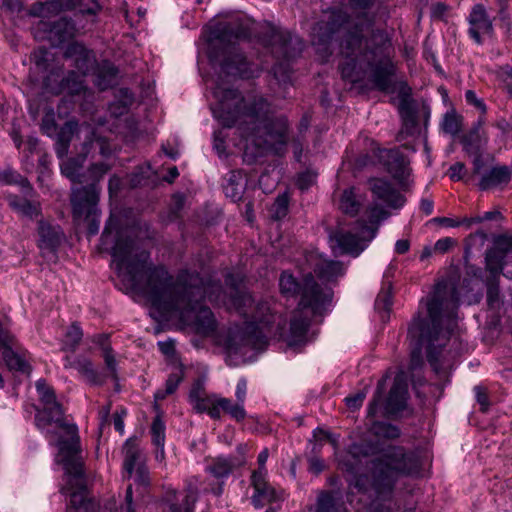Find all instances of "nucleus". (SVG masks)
<instances>
[{
  "label": "nucleus",
  "instance_id": "nucleus-62",
  "mask_svg": "<svg viewBox=\"0 0 512 512\" xmlns=\"http://www.w3.org/2000/svg\"><path fill=\"white\" fill-rule=\"evenodd\" d=\"M497 19L500 21L501 27L507 31L511 29V18L508 7H498Z\"/></svg>",
  "mask_w": 512,
  "mask_h": 512
},
{
  "label": "nucleus",
  "instance_id": "nucleus-17",
  "mask_svg": "<svg viewBox=\"0 0 512 512\" xmlns=\"http://www.w3.org/2000/svg\"><path fill=\"white\" fill-rule=\"evenodd\" d=\"M267 475L268 474L263 473H252L250 477L251 486L254 489L251 502L257 509L279 498L276 490L267 481Z\"/></svg>",
  "mask_w": 512,
  "mask_h": 512
},
{
  "label": "nucleus",
  "instance_id": "nucleus-49",
  "mask_svg": "<svg viewBox=\"0 0 512 512\" xmlns=\"http://www.w3.org/2000/svg\"><path fill=\"white\" fill-rule=\"evenodd\" d=\"M385 382V378H382L378 382L377 389L375 391L373 399L371 400L368 406V416L370 417H374L377 414L378 408L382 402V397L385 391Z\"/></svg>",
  "mask_w": 512,
  "mask_h": 512
},
{
  "label": "nucleus",
  "instance_id": "nucleus-3",
  "mask_svg": "<svg viewBox=\"0 0 512 512\" xmlns=\"http://www.w3.org/2000/svg\"><path fill=\"white\" fill-rule=\"evenodd\" d=\"M216 102L211 106L214 117L224 127H238L241 135L262 150L280 154L288 142V122L284 116L272 117L270 105L261 96H242L226 85L219 76L213 90Z\"/></svg>",
  "mask_w": 512,
  "mask_h": 512
},
{
  "label": "nucleus",
  "instance_id": "nucleus-32",
  "mask_svg": "<svg viewBox=\"0 0 512 512\" xmlns=\"http://www.w3.org/2000/svg\"><path fill=\"white\" fill-rule=\"evenodd\" d=\"M308 276H312L314 278L311 273H308L303 277L302 283L300 284L291 273L287 271L282 272L279 278V288L281 294L285 297H294L297 294L302 296V288ZM301 298L302 297H300V299Z\"/></svg>",
  "mask_w": 512,
  "mask_h": 512
},
{
  "label": "nucleus",
  "instance_id": "nucleus-27",
  "mask_svg": "<svg viewBox=\"0 0 512 512\" xmlns=\"http://www.w3.org/2000/svg\"><path fill=\"white\" fill-rule=\"evenodd\" d=\"M484 117H480L474 127L463 137L462 143L468 153H479L487 144L488 136L483 130Z\"/></svg>",
  "mask_w": 512,
  "mask_h": 512
},
{
  "label": "nucleus",
  "instance_id": "nucleus-63",
  "mask_svg": "<svg viewBox=\"0 0 512 512\" xmlns=\"http://www.w3.org/2000/svg\"><path fill=\"white\" fill-rule=\"evenodd\" d=\"M109 169L110 167L107 164L99 163L93 165L90 168L89 173L93 181H99L109 171Z\"/></svg>",
  "mask_w": 512,
  "mask_h": 512
},
{
  "label": "nucleus",
  "instance_id": "nucleus-42",
  "mask_svg": "<svg viewBox=\"0 0 512 512\" xmlns=\"http://www.w3.org/2000/svg\"><path fill=\"white\" fill-rule=\"evenodd\" d=\"M75 127L76 124L68 122L59 132L56 143V152L59 157H63L64 155H66L68 145L71 140V135L73 134Z\"/></svg>",
  "mask_w": 512,
  "mask_h": 512
},
{
  "label": "nucleus",
  "instance_id": "nucleus-37",
  "mask_svg": "<svg viewBox=\"0 0 512 512\" xmlns=\"http://www.w3.org/2000/svg\"><path fill=\"white\" fill-rule=\"evenodd\" d=\"M237 465L239 464L231 458L218 457L207 467V471L216 478H224L229 476Z\"/></svg>",
  "mask_w": 512,
  "mask_h": 512
},
{
  "label": "nucleus",
  "instance_id": "nucleus-5",
  "mask_svg": "<svg viewBox=\"0 0 512 512\" xmlns=\"http://www.w3.org/2000/svg\"><path fill=\"white\" fill-rule=\"evenodd\" d=\"M372 482L369 496L372 501L366 512H390L395 483L400 477L419 473V461L414 453L390 446L372 462Z\"/></svg>",
  "mask_w": 512,
  "mask_h": 512
},
{
  "label": "nucleus",
  "instance_id": "nucleus-12",
  "mask_svg": "<svg viewBox=\"0 0 512 512\" xmlns=\"http://www.w3.org/2000/svg\"><path fill=\"white\" fill-rule=\"evenodd\" d=\"M98 201V190L95 183H91L86 187L76 188L72 190L71 204L73 216L76 219L90 216Z\"/></svg>",
  "mask_w": 512,
  "mask_h": 512
},
{
  "label": "nucleus",
  "instance_id": "nucleus-23",
  "mask_svg": "<svg viewBox=\"0 0 512 512\" xmlns=\"http://www.w3.org/2000/svg\"><path fill=\"white\" fill-rule=\"evenodd\" d=\"M308 512H347L342 498L335 491H320L315 507H310Z\"/></svg>",
  "mask_w": 512,
  "mask_h": 512
},
{
  "label": "nucleus",
  "instance_id": "nucleus-52",
  "mask_svg": "<svg viewBox=\"0 0 512 512\" xmlns=\"http://www.w3.org/2000/svg\"><path fill=\"white\" fill-rule=\"evenodd\" d=\"M182 501L184 504L183 510L173 505L171 506V512H193L194 504L197 501V491L195 489H189Z\"/></svg>",
  "mask_w": 512,
  "mask_h": 512
},
{
  "label": "nucleus",
  "instance_id": "nucleus-6",
  "mask_svg": "<svg viewBox=\"0 0 512 512\" xmlns=\"http://www.w3.org/2000/svg\"><path fill=\"white\" fill-rule=\"evenodd\" d=\"M74 9H78L81 14L96 15L101 10V6L96 0H60L33 4L29 14L43 18L35 27V36L48 40L53 46L73 39L78 29L66 17L51 23L44 19L58 15L62 11Z\"/></svg>",
  "mask_w": 512,
  "mask_h": 512
},
{
  "label": "nucleus",
  "instance_id": "nucleus-11",
  "mask_svg": "<svg viewBox=\"0 0 512 512\" xmlns=\"http://www.w3.org/2000/svg\"><path fill=\"white\" fill-rule=\"evenodd\" d=\"M353 231H338L332 239L335 241L342 254H350L353 257L358 256L376 236L375 228L355 226Z\"/></svg>",
  "mask_w": 512,
  "mask_h": 512
},
{
  "label": "nucleus",
  "instance_id": "nucleus-39",
  "mask_svg": "<svg viewBox=\"0 0 512 512\" xmlns=\"http://www.w3.org/2000/svg\"><path fill=\"white\" fill-rule=\"evenodd\" d=\"M183 379V370L182 368H178L176 372L171 373L166 381L165 389H159L155 392L154 398L155 401H160L165 399L168 395L173 394L180 382Z\"/></svg>",
  "mask_w": 512,
  "mask_h": 512
},
{
  "label": "nucleus",
  "instance_id": "nucleus-34",
  "mask_svg": "<svg viewBox=\"0 0 512 512\" xmlns=\"http://www.w3.org/2000/svg\"><path fill=\"white\" fill-rule=\"evenodd\" d=\"M244 186L245 183L242 173L240 171H231L224 185V191L227 197H230L233 201H237L241 199Z\"/></svg>",
  "mask_w": 512,
  "mask_h": 512
},
{
  "label": "nucleus",
  "instance_id": "nucleus-24",
  "mask_svg": "<svg viewBox=\"0 0 512 512\" xmlns=\"http://www.w3.org/2000/svg\"><path fill=\"white\" fill-rule=\"evenodd\" d=\"M83 76L74 71L70 72L62 81L55 87L50 84V77H47L44 81L46 89L54 94L67 92L71 95L80 94L84 91L85 86L83 83Z\"/></svg>",
  "mask_w": 512,
  "mask_h": 512
},
{
  "label": "nucleus",
  "instance_id": "nucleus-13",
  "mask_svg": "<svg viewBox=\"0 0 512 512\" xmlns=\"http://www.w3.org/2000/svg\"><path fill=\"white\" fill-rule=\"evenodd\" d=\"M270 44L272 52L286 60H290L299 54L303 46L297 36L292 35L289 31L276 28L271 29Z\"/></svg>",
  "mask_w": 512,
  "mask_h": 512
},
{
  "label": "nucleus",
  "instance_id": "nucleus-22",
  "mask_svg": "<svg viewBox=\"0 0 512 512\" xmlns=\"http://www.w3.org/2000/svg\"><path fill=\"white\" fill-rule=\"evenodd\" d=\"M38 246L41 250L53 252L60 245L63 233L59 226L40 220L38 222Z\"/></svg>",
  "mask_w": 512,
  "mask_h": 512
},
{
  "label": "nucleus",
  "instance_id": "nucleus-47",
  "mask_svg": "<svg viewBox=\"0 0 512 512\" xmlns=\"http://www.w3.org/2000/svg\"><path fill=\"white\" fill-rule=\"evenodd\" d=\"M505 256L493 250L492 248L486 253V268L493 275H497L502 271Z\"/></svg>",
  "mask_w": 512,
  "mask_h": 512
},
{
  "label": "nucleus",
  "instance_id": "nucleus-64",
  "mask_svg": "<svg viewBox=\"0 0 512 512\" xmlns=\"http://www.w3.org/2000/svg\"><path fill=\"white\" fill-rule=\"evenodd\" d=\"M135 473V482L147 486L149 484L150 478H149V472L146 467V465L139 466L137 469L134 470Z\"/></svg>",
  "mask_w": 512,
  "mask_h": 512
},
{
  "label": "nucleus",
  "instance_id": "nucleus-35",
  "mask_svg": "<svg viewBox=\"0 0 512 512\" xmlns=\"http://www.w3.org/2000/svg\"><path fill=\"white\" fill-rule=\"evenodd\" d=\"M152 442L157 448L156 459H164L165 425L160 416H156L151 425Z\"/></svg>",
  "mask_w": 512,
  "mask_h": 512
},
{
  "label": "nucleus",
  "instance_id": "nucleus-53",
  "mask_svg": "<svg viewBox=\"0 0 512 512\" xmlns=\"http://www.w3.org/2000/svg\"><path fill=\"white\" fill-rule=\"evenodd\" d=\"M493 250L506 255V253L512 251V236L499 235L494 239Z\"/></svg>",
  "mask_w": 512,
  "mask_h": 512
},
{
  "label": "nucleus",
  "instance_id": "nucleus-8",
  "mask_svg": "<svg viewBox=\"0 0 512 512\" xmlns=\"http://www.w3.org/2000/svg\"><path fill=\"white\" fill-rule=\"evenodd\" d=\"M332 300L330 289L322 288L312 276H308L302 288V298L298 310L290 322L286 341L289 346H297L306 341L310 316H322Z\"/></svg>",
  "mask_w": 512,
  "mask_h": 512
},
{
  "label": "nucleus",
  "instance_id": "nucleus-1",
  "mask_svg": "<svg viewBox=\"0 0 512 512\" xmlns=\"http://www.w3.org/2000/svg\"><path fill=\"white\" fill-rule=\"evenodd\" d=\"M101 242L106 248L113 244V262L126 288L142 292L162 317L177 318L197 334L208 336L216 330V320L212 311L202 304L205 298L223 303L241 315L245 319L244 326L231 333L227 344L229 354L245 355L246 347L262 350L269 337L284 335L286 318L280 305L273 299L255 303L252 296L242 290L239 276L227 275L225 282L231 295L226 299L219 283H204L198 273L182 270L174 278L163 266H147L148 252L133 240L119 234L115 241L112 221L106 225Z\"/></svg>",
  "mask_w": 512,
  "mask_h": 512
},
{
  "label": "nucleus",
  "instance_id": "nucleus-51",
  "mask_svg": "<svg viewBox=\"0 0 512 512\" xmlns=\"http://www.w3.org/2000/svg\"><path fill=\"white\" fill-rule=\"evenodd\" d=\"M442 127L445 133L456 135L460 131V118L454 113H447L444 117Z\"/></svg>",
  "mask_w": 512,
  "mask_h": 512
},
{
  "label": "nucleus",
  "instance_id": "nucleus-46",
  "mask_svg": "<svg viewBox=\"0 0 512 512\" xmlns=\"http://www.w3.org/2000/svg\"><path fill=\"white\" fill-rule=\"evenodd\" d=\"M371 431L375 436L381 438L395 439L400 436V431L396 426L385 422H374Z\"/></svg>",
  "mask_w": 512,
  "mask_h": 512
},
{
  "label": "nucleus",
  "instance_id": "nucleus-18",
  "mask_svg": "<svg viewBox=\"0 0 512 512\" xmlns=\"http://www.w3.org/2000/svg\"><path fill=\"white\" fill-rule=\"evenodd\" d=\"M408 395V384L404 372H399L394 378L393 386L386 401V412L393 414L404 409Z\"/></svg>",
  "mask_w": 512,
  "mask_h": 512
},
{
  "label": "nucleus",
  "instance_id": "nucleus-50",
  "mask_svg": "<svg viewBox=\"0 0 512 512\" xmlns=\"http://www.w3.org/2000/svg\"><path fill=\"white\" fill-rule=\"evenodd\" d=\"M31 59L37 68L41 70H48L49 63L53 59V55L47 49L39 48L33 52Z\"/></svg>",
  "mask_w": 512,
  "mask_h": 512
},
{
  "label": "nucleus",
  "instance_id": "nucleus-44",
  "mask_svg": "<svg viewBox=\"0 0 512 512\" xmlns=\"http://www.w3.org/2000/svg\"><path fill=\"white\" fill-rule=\"evenodd\" d=\"M83 333L79 326L76 324L71 325L63 339L62 350L63 351H75L82 339Z\"/></svg>",
  "mask_w": 512,
  "mask_h": 512
},
{
  "label": "nucleus",
  "instance_id": "nucleus-21",
  "mask_svg": "<svg viewBox=\"0 0 512 512\" xmlns=\"http://www.w3.org/2000/svg\"><path fill=\"white\" fill-rule=\"evenodd\" d=\"M64 56L73 59L75 67L82 75H86L94 67L95 57L80 43H72L68 45Z\"/></svg>",
  "mask_w": 512,
  "mask_h": 512
},
{
  "label": "nucleus",
  "instance_id": "nucleus-38",
  "mask_svg": "<svg viewBox=\"0 0 512 512\" xmlns=\"http://www.w3.org/2000/svg\"><path fill=\"white\" fill-rule=\"evenodd\" d=\"M116 69L113 65L109 63H104L101 67L97 69V72L95 74V85L100 90H106L109 88L116 77Z\"/></svg>",
  "mask_w": 512,
  "mask_h": 512
},
{
  "label": "nucleus",
  "instance_id": "nucleus-2",
  "mask_svg": "<svg viewBox=\"0 0 512 512\" xmlns=\"http://www.w3.org/2000/svg\"><path fill=\"white\" fill-rule=\"evenodd\" d=\"M375 0H350L351 15L341 9L331 10L324 20L313 28L312 44L323 57L332 54L330 48L337 33L353 19L354 25L345 31L340 41V64L342 78L356 83L366 69H370V81L379 91H388L392 86L391 76L396 73L392 61L393 47L388 34L380 29L373 30L369 38L363 32L375 21L371 12Z\"/></svg>",
  "mask_w": 512,
  "mask_h": 512
},
{
  "label": "nucleus",
  "instance_id": "nucleus-55",
  "mask_svg": "<svg viewBox=\"0 0 512 512\" xmlns=\"http://www.w3.org/2000/svg\"><path fill=\"white\" fill-rule=\"evenodd\" d=\"M497 77L512 96V67L509 65L500 67L497 71Z\"/></svg>",
  "mask_w": 512,
  "mask_h": 512
},
{
  "label": "nucleus",
  "instance_id": "nucleus-48",
  "mask_svg": "<svg viewBox=\"0 0 512 512\" xmlns=\"http://www.w3.org/2000/svg\"><path fill=\"white\" fill-rule=\"evenodd\" d=\"M289 205V197L287 194H281L277 196L273 206H272V216L273 218L280 220L287 215Z\"/></svg>",
  "mask_w": 512,
  "mask_h": 512
},
{
  "label": "nucleus",
  "instance_id": "nucleus-59",
  "mask_svg": "<svg viewBox=\"0 0 512 512\" xmlns=\"http://www.w3.org/2000/svg\"><path fill=\"white\" fill-rule=\"evenodd\" d=\"M247 396V380L245 378L239 379L236 385L235 397L237 403L244 406Z\"/></svg>",
  "mask_w": 512,
  "mask_h": 512
},
{
  "label": "nucleus",
  "instance_id": "nucleus-16",
  "mask_svg": "<svg viewBox=\"0 0 512 512\" xmlns=\"http://www.w3.org/2000/svg\"><path fill=\"white\" fill-rule=\"evenodd\" d=\"M394 75L395 73L390 78H392ZM391 81L392 86L387 92H394L396 89L398 90V108L403 120V125L407 130L414 128L416 126V111L410 97L411 89L406 82L400 81L397 83L394 82L393 79H391Z\"/></svg>",
  "mask_w": 512,
  "mask_h": 512
},
{
  "label": "nucleus",
  "instance_id": "nucleus-10",
  "mask_svg": "<svg viewBox=\"0 0 512 512\" xmlns=\"http://www.w3.org/2000/svg\"><path fill=\"white\" fill-rule=\"evenodd\" d=\"M56 461L61 463L65 470L66 484L62 487L61 491L70 495V507L75 510L83 508L87 511L92 506V503L86 500V481L80 443L72 445L61 444Z\"/></svg>",
  "mask_w": 512,
  "mask_h": 512
},
{
  "label": "nucleus",
  "instance_id": "nucleus-36",
  "mask_svg": "<svg viewBox=\"0 0 512 512\" xmlns=\"http://www.w3.org/2000/svg\"><path fill=\"white\" fill-rule=\"evenodd\" d=\"M85 161V156H78L76 158L66 159L61 163V172L67 178H69L73 182L83 183L82 175L80 174V170Z\"/></svg>",
  "mask_w": 512,
  "mask_h": 512
},
{
  "label": "nucleus",
  "instance_id": "nucleus-43",
  "mask_svg": "<svg viewBox=\"0 0 512 512\" xmlns=\"http://www.w3.org/2000/svg\"><path fill=\"white\" fill-rule=\"evenodd\" d=\"M3 359L10 370L26 372L29 369L27 362L10 347L4 349Z\"/></svg>",
  "mask_w": 512,
  "mask_h": 512
},
{
  "label": "nucleus",
  "instance_id": "nucleus-15",
  "mask_svg": "<svg viewBox=\"0 0 512 512\" xmlns=\"http://www.w3.org/2000/svg\"><path fill=\"white\" fill-rule=\"evenodd\" d=\"M378 159L387 172L401 185H404V181L409 174L404 155L398 149H382L379 151Z\"/></svg>",
  "mask_w": 512,
  "mask_h": 512
},
{
  "label": "nucleus",
  "instance_id": "nucleus-54",
  "mask_svg": "<svg viewBox=\"0 0 512 512\" xmlns=\"http://www.w3.org/2000/svg\"><path fill=\"white\" fill-rule=\"evenodd\" d=\"M374 451L375 447L365 442L354 443L349 448V454L353 458H358L360 456H368L370 454H373Z\"/></svg>",
  "mask_w": 512,
  "mask_h": 512
},
{
  "label": "nucleus",
  "instance_id": "nucleus-30",
  "mask_svg": "<svg viewBox=\"0 0 512 512\" xmlns=\"http://www.w3.org/2000/svg\"><path fill=\"white\" fill-rule=\"evenodd\" d=\"M511 171L506 166H499L492 168L489 172L485 173L479 182L481 190H487L492 187L505 184L510 180Z\"/></svg>",
  "mask_w": 512,
  "mask_h": 512
},
{
  "label": "nucleus",
  "instance_id": "nucleus-29",
  "mask_svg": "<svg viewBox=\"0 0 512 512\" xmlns=\"http://www.w3.org/2000/svg\"><path fill=\"white\" fill-rule=\"evenodd\" d=\"M364 200V196L361 193H358L355 188L351 187L343 191L340 198L339 208L343 213L353 217L360 211Z\"/></svg>",
  "mask_w": 512,
  "mask_h": 512
},
{
  "label": "nucleus",
  "instance_id": "nucleus-7",
  "mask_svg": "<svg viewBox=\"0 0 512 512\" xmlns=\"http://www.w3.org/2000/svg\"><path fill=\"white\" fill-rule=\"evenodd\" d=\"M36 389L42 405V408L37 409L35 416L37 427L53 439L58 436L56 443L58 449L61 444L80 443L77 426L66 422L54 390L43 379L36 382Z\"/></svg>",
  "mask_w": 512,
  "mask_h": 512
},
{
  "label": "nucleus",
  "instance_id": "nucleus-56",
  "mask_svg": "<svg viewBox=\"0 0 512 512\" xmlns=\"http://www.w3.org/2000/svg\"><path fill=\"white\" fill-rule=\"evenodd\" d=\"M392 305V297L389 290L381 291L376 298L375 307L384 311H388Z\"/></svg>",
  "mask_w": 512,
  "mask_h": 512
},
{
  "label": "nucleus",
  "instance_id": "nucleus-60",
  "mask_svg": "<svg viewBox=\"0 0 512 512\" xmlns=\"http://www.w3.org/2000/svg\"><path fill=\"white\" fill-rule=\"evenodd\" d=\"M466 174L465 165L462 162H456L449 168V176L453 181H460Z\"/></svg>",
  "mask_w": 512,
  "mask_h": 512
},
{
  "label": "nucleus",
  "instance_id": "nucleus-45",
  "mask_svg": "<svg viewBox=\"0 0 512 512\" xmlns=\"http://www.w3.org/2000/svg\"><path fill=\"white\" fill-rule=\"evenodd\" d=\"M106 336L100 335L97 337V343L102 346L103 350V358L106 365V368L110 371L111 375L116 378L117 376V362L115 356L113 354L112 348L109 344L105 343Z\"/></svg>",
  "mask_w": 512,
  "mask_h": 512
},
{
  "label": "nucleus",
  "instance_id": "nucleus-20",
  "mask_svg": "<svg viewBox=\"0 0 512 512\" xmlns=\"http://www.w3.org/2000/svg\"><path fill=\"white\" fill-rule=\"evenodd\" d=\"M64 368L75 369L87 382L91 384H101L102 378L94 368L92 361L85 356L72 357L66 355L64 358Z\"/></svg>",
  "mask_w": 512,
  "mask_h": 512
},
{
  "label": "nucleus",
  "instance_id": "nucleus-41",
  "mask_svg": "<svg viewBox=\"0 0 512 512\" xmlns=\"http://www.w3.org/2000/svg\"><path fill=\"white\" fill-rule=\"evenodd\" d=\"M0 184H18L23 188L24 193L26 194L32 190L27 179L23 178L19 173L11 168L0 170Z\"/></svg>",
  "mask_w": 512,
  "mask_h": 512
},
{
  "label": "nucleus",
  "instance_id": "nucleus-4",
  "mask_svg": "<svg viewBox=\"0 0 512 512\" xmlns=\"http://www.w3.org/2000/svg\"><path fill=\"white\" fill-rule=\"evenodd\" d=\"M458 303L459 293L450 280L438 282L431 295L421 300L420 307H425L427 318H422L418 312L408 329L412 369L422 365V349L426 347L429 364L435 372L440 371L444 363L440 348L457 326Z\"/></svg>",
  "mask_w": 512,
  "mask_h": 512
},
{
  "label": "nucleus",
  "instance_id": "nucleus-19",
  "mask_svg": "<svg viewBox=\"0 0 512 512\" xmlns=\"http://www.w3.org/2000/svg\"><path fill=\"white\" fill-rule=\"evenodd\" d=\"M309 261L313 268L314 273L321 279L327 282L342 276L345 268L340 262L324 259L316 254H311Z\"/></svg>",
  "mask_w": 512,
  "mask_h": 512
},
{
  "label": "nucleus",
  "instance_id": "nucleus-40",
  "mask_svg": "<svg viewBox=\"0 0 512 512\" xmlns=\"http://www.w3.org/2000/svg\"><path fill=\"white\" fill-rule=\"evenodd\" d=\"M366 217L369 222V225H367L363 220L357 221L356 225L361 229L363 227H373L377 231L379 223L387 218V213L383 208L379 207L378 205H372L366 210Z\"/></svg>",
  "mask_w": 512,
  "mask_h": 512
},
{
  "label": "nucleus",
  "instance_id": "nucleus-28",
  "mask_svg": "<svg viewBox=\"0 0 512 512\" xmlns=\"http://www.w3.org/2000/svg\"><path fill=\"white\" fill-rule=\"evenodd\" d=\"M216 394L201 397L200 392L198 390H192L189 395L190 402L198 413L206 412L212 419L218 420L220 419V415L218 414L216 406Z\"/></svg>",
  "mask_w": 512,
  "mask_h": 512
},
{
  "label": "nucleus",
  "instance_id": "nucleus-31",
  "mask_svg": "<svg viewBox=\"0 0 512 512\" xmlns=\"http://www.w3.org/2000/svg\"><path fill=\"white\" fill-rule=\"evenodd\" d=\"M6 199L9 206L14 211L30 219L35 218L41 212L39 203L31 202L27 199H22L19 196L13 194L7 195Z\"/></svg>",
  "mask_w": 512,
  "mask_h": 512
},
{
  "label": "nucleus",
  "instance_id": "nucleus-58",
  "mask_svg": "<svg viewBox=\"0 0 512 512\" xmlns=\"http://www.w3.org/2000/svg\"><path fill=\"white\" fill-rule=\"evenodd\" d=\"M366 397V391H359L354 395H350L345 398L346 405L352 409L356 410L361 407L364 399Z\"/></svg>",
  "mask_w": 512,
  "mask_h": 512
},
{
  "label": "nucleus",
  "instance_id": "nucleus-25",
  "mask_svg": "<svg viewBox=\"0 0 512 512\" xmlns=\"http://www.w3.org/2000/svg\"><path fill=\"white\" fill-rule=\"evenodd\" d=\"M374 195L393 208L404 205L405 198L392 185L383 179H375L372 184Z\"/></svg>",
  "mask_w": 512,
  "mask_h": 512
},
{
  "label": "nucleus",
  "instance_id": "nucleus-14",
  "mask_svg": "<svg viewBox=\"0 0 512 512\" xmlns=\"http://www.w3.org/2000/svg\"><path fill=\"white\" fill-rule=\"evenodd\" d=\"M470 37L477 43L482 44L485 36L493 34V23L486 8L482 4H476L468 16Z\"/></svg>",
  "mask_w": 512,
  "mask_h": 512
},
{
  "label": "nucleus",
  "instance_id": "nucleus-26",
  "mask_svg": "<svg viewBox=\"0 0 512 512\" xmlns=\"http://www.w3.org/2000/svg\"><path fill=\"white\" fill-rule=\"evenodd\" d=\"M124 461L123 468L127 476L130 478L135 469L145 465V457L140 450L138 444L133 439H128L123 447Z\"/></svg>",
  "mask_w": 512,
  "mask_h": 512
},
{
  "label": "nucleus",
  "instance_id": "nucleus-61",
  "mask_svg": "<svg viewBox=\"0 0 512 512\" xmlns=\"http://www.w3.org/2000/svg\"><path fill=\"white\" fill-rule=\"evenodd\" d=\"M274 76L281 82H286L290 79V68L288 64H277L273 68Z\"/></svg>",
  "mask_w": 512,
  "mask_h": 512
},
{
  "label": "nucleus",
  "instance_id": "nucleus-57",
  "mask_svg": "<svg viewBox=\"0 0 512 512\" xmlns=\"http://www.w3.org/2000/svg\"><path fill=\"white\" fill-rule=\"evenodd\" d=\"M456 241L450 237H444L436 241L433 250L435 253L444 254L448 252L454 245Z\"/></svg>",
  "mask_w": 512,
  "mask_h": 512
},
{
  "label": "nucleus",
  "instance_id": "nucleus-9",
  "mask_svg": "<svg viewBox=\"0 0 512 512\" xmlns=\"http://www.w3.org/2000/svg\"><path fill=\"white\" fill-rule=\"evenodd\" d=\"M249 35L248 27L238 20L218 23L211 28L208 39L211 43L217 42L222 46H231L220 64L222 74L241 78L251 76L248 62L234 46L238 40L245 39Z\"/></svg>",
  "mask_w": 512,
  "mask_h": 512
},
{
  "label": "nucleus",
  "instance_id": "nucleus-33",
  "mask_svg": "<svg viewBox=\"0 0 512 512\" xmlns=\"http://www.w3.org/2000/svg\"><path fill=\"white\" fill-rule=\"evenodd\" d=\"M216 406L215 408L218 411V414L221 416V412L228 414L232 419L240 422L243 421L246 416V410L245 407L237 402H233L229 398L217 396V399L215 400Z\"/></svg>",
  "mask_w": 512,
  "mask_h": 512
}]
</instances>
